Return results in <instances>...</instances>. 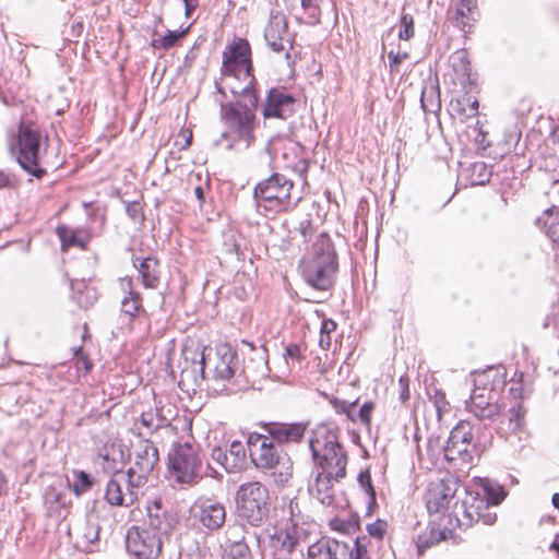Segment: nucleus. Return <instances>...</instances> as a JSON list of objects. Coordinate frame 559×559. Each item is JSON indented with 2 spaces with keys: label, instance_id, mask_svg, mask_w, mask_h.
I'll return each instance as SVG.
<instances>
[{
  "label": "nucleus",
  "instance_id": "nucleus-36",
  "mask_svg": "<svg viewBox=\"0 0 559 559\" xmlns=\"http://www.w3.org/2000/svg\"><path fill=\"white\" fill-rule=\"evenodd\" d=\"M474 506H477L476 516L478 522H483L485 525H492L497 520V514L491 511L488 501L483 498L479 493L473 495Z\"/></svg>",
  "mask_w": 559,
  "mask_h": 559
},
{
  "label": "nucleus",
  "instance_id": "nucleus-54",
  "mask_svg": "<svg viewBox=\"0 0 559 559\" xmlns=\"http://www.w3.org/2000/svg\"><path fill=\"white\" fill-rule=\"evenodd\" d=\"M409 55L407 52H394V51H389L388 52V58H389V66H390V70L391 72H399V68H400V64L403 60H406L408 59Z\"/></svg>",
  "mask_w": 559,
  "mask_h": 559
},
{
  "label": "nucleus",
  "instance_id": "nucleus-40",
  "mask_svg": "<svg viewBox=\"0 0 559 559\" xmlns=\"http://www.w3.org/2000/svg\"><path fill=\"white\" fill-rule=\"evenodd\" d=\"M484 492H485V495L481 497L488 501V504L490 507L498 506L499 503L502 502V500L506 497V492H504V489L502 486L497 485V484H491L489 481H487L484 485Z\"/></svg>",
  "mask_w": 559,
  "mask_h": 559
},
{
  "label": "nucleus",
  "instance_id": "nucleus-43",
  "mask_svg": "<svg viewBox=\"0 0 559 559\" xmlns=\"http://www.w3.org/2000/svg\"><path fill=\"white\" fill-rule=\"evenodd\" d=\"M509 421L512 430H520L524 426L526 409L520 402H515L509 409Z\"/></svg>",
  "mask_w": 559,
  "mask_h": 559
},
{
  "label": "nucleus",
  "instance_id": "nucleus-47",
  "mask_svg": "<svg viewBox=\"0 0 559 559\" xmlns=\"http://www.w3.org/2000/svg\"><path fill=\"white\" fill-rule=\"evenodd\" d=\"M93 479L90 474L81 471L75 474V480L73 484V490L79 496L91 489Z\"/></svg>",
  "mask_w": 559,
  "mask_h": 559
},
{
  "label": "nucleus",
  "instance_id": "nucleus-44",
  "mask_svg": "<svg viewBox=\"0 0 559 559\" xmlns=\"http://www.w3.org/2000/svg\"><path fill=\"white\" fill-rule=\"evenodd\" d=\"M336 329V323L331 319H324L320 328L319 345L322 349L329 350L331 347V333Z\"/></svg>",
  "mask_w": 559,
  "mask_h": 559
},
{
  "label": "nucleus",
  "instance_id": "nucleus-7",
  "mask_svg": "<svg viewBox=\"0 0 559 559\" xmlns=\"http://www.w3.org/2000/svg\"><path fill=\"white\" fill-rule=\"evenodd\" d=\"M170 475L180 484H194L202 478V460L198 449L188 442H176L168 452Z\"/></svg>",
  "mask_w": 559,
  "mask_h": 559
},
{
  "label": "nucleus",
  "instance_id": "nucleus-29",
  "mask_svg": "<svg viewBox=\"0 0 559 559\" xmlns=\"http://www.w3.org/2000/svg\"><path fill=\"white\" fill-rule=\"evenodd\" d=\"M56 233L61 241L62 250L70 247H79L85 249L90 242V235L82 229H72L66 225H60L56 228Z\"/></svg>",
  "mask_w": 559,
  "mask_h": 559
},
{
  "label": "nucleus",
  "instance_id": "nucleus-53",
  "mask_svg": "<svg viewBox=\"0 0 559 559\" xmlns=\"http://www.w3.org/2000/svg\"><path fill=\"white\" fill-rule=\"evenodd\" d=\"M126 212L128 216L135 223H142L144 221L142 206L139 202L128 203L126 206Z\"/></svg>",
  "mask_w": 559,
  "mask_h": 559
},
{
  "label": "nucleus",
  "instance_id": "nucleus-27",
  "mask_svg": "<svg viewBox=\"0 0 559 559\" xmlns=\"http://www.w3.org/2000/svg\"><path fill=\"white\" fill-rule=\"evenodd\" d=\"M140 424L144 431L138 426V421L134 423V429L138 430V435H151L168 425L169 418L164 414V408L155 405L154 408H150L143 412L140 416Z\"/></svg>",
  "mask_w": 559,
  "mask_h": 559
},
{
  "label": "nucleus",
  "instance_id": "nucleus-20",
  "mask_svg": "<svg viewBox=\"0 0 559 559\" xmlns=\"http://www.w3.org/2000/svg\"><path fill=\"white\" fill-rule=\"evenodd\" d=\"M296 106V99L284 90L271 88L267 92L262 112L264 118L286 120L294 115Z\"/></svg>",
  "mask_w": 559,
  "mask_h": 559
},
{
  "label": "nucleus",
  "instance_id": "nucleus-64",
  "mask_svg": "<svg viewBox=\"0 0 559 559\" xmlns=\"http://www.w3.org/2000/svg\"><path fill=\"white\" fill-rule=\"evenodd\" d=\"M549 549L556 551L559 556V535H557L555 540L550 544Z\"/></svg>",
  "mask_w": 559,
  "mask_h": 559
},
{
  "label": "nucleus",
  "instance_id": "nucleus-28",
  "mask_svg": "<svg viewBox=\"0 0 559 559\" xmlns=\"http://www.w3.org/2000/svg\"><path fill=\"white\" fill-rule=\"evenodd\" d=\"M332 481L334 476L326 472H319L314 481L309 485L310 495L324 506H330L334 501V487Z\"/></svg>",
  "mask_w": 559,
  "mask_h": 559
},
{
  "label": "nucleus",
  "instance_id": "nucleus-24",
  "mask_svg": "<svg viewBox=\"0 0 559 559\" xmlns=\"http://www.w3.org/2000/svg\"><path fill=\"white\" fill-rule=\"evenodd\" d=\"M479 17L477 0H459L451 17L455 27L465 34L473 32Z\"/></svg>",
  "mask_w": 559,
  "mask_h": 559
},
{
  "label": "nucleus",
  "instance_id": "nucleus-8",
  "mask_svg": "<svg viewBox=\"0 0 559 559\" xmlns=\"http://www.w3.org/2000/svg\"><path fill=\"white\" fill-rule=\"evenodd\" d=\"M367 537H357L353 544L322 537L308 547L309 559H370Z\"/></svg>",
  "mask_w": 559,
  "mask_h": 559
},
{
  "label": "nucleus",
  "instance_id": "nucleus-23",
  "mask_svg": "<svg viewBox=\"0 0 559 559\" xmlns=\"http://www.w3.org/2000/svg\"><path fill=\"white\" fill-rule=\"evenodd\" d=\"M270 438L277 444L298 443L305 436L307 426L301 423H270L264 425Z\"/></svg>",
  "mask_w": 559,
  "mask_h": 559
},
{
  "label": "nucleus",
  "instance_id": "nucleus-61",
  "mask_svg": "<svg viewBox=\"0 0 559 559\" xmlns=\"http://www.w3.org/2000/svg\"><path fill=\"white\" fill-rule=\"evenodd\" d=\"M259 360H260V366H259V369H258V374L259 376H265L266 372H267L266 361L264 360L263 356H260Z\"/></svg>",
  "mask_w": 559,
  "mask_h": 559
},
{
  "label": "nucleus",
  "instance_id": "nucleus-60",
  "mask_svg": "<svg viewBox=\"0 0 559 559\" xmlns=\"http://www.w3.org/2000/svg\"><path fill=\"white\" fill-rule=\"evenodd\" d=\"M14 185V178L5 173L0 171V188L12 187Z\"/></svg>",
  "mask_w": 559,
  "mask_h": 559
},
{
  "label": "nucleus",
  "instance_id": "nucleus-33",
  "mask_svg": "<svg viewBox=\"0 0 559 559\" xmlns=\"http://www.w3.org/2000/svg\"><path fill=\"white\" fill-rule=\"evenodd\" d=\"M141 275L142 283L147 288H155L158 285V261L153 257H147L134 264Z\"/></svg>",
  "mask_w": 559,
  "mask_h": 559
},
{
  "label": "nucleus",
  "instance_id": "nucleus-25",
  "mask_svg": "<svg viewBox=\"0 0 559 559\" xmlns=\"http://www.w3.org/2000/svg\"><path fill=\"white\" fill-rule=\"evenodd\" d=\"M120 286L124 293L121 299V311L130 318H135L140 313L145 312L143 308V299L140 293L133 289V283L130 277L120 280Z\"/></svg>",
  "mask_w": 559,
  "mask_h": 559
},
{
  "label": "nucleus",
  "instance_id": "nucleus-2",
  "mask_svg": "<svg viewBox=\"0 0 559 559\" xmlns=\"http://www.w3.org/2000/svg\"><path fill=\"white\" fill-rule=\"evenodd\" d=\"M235 104H222L221 116L226 126L214 145H222L226 141V150L249 148L255 141V115L259 96L257 92H243L236 96Z\"/></svg>",
  "mask_w": 559,
  "mask_h": 559
},
{
  "label": "nucleus",
  "instance_id": "nucleus-26",
  "mask_svg": "<svg viewBox=\"0 0 559 559\" xmlns=\"http://www.w3.org/2000/svg\"><path fill=\"white\" fill-rule=\"evenodd\" d=\"M476 509L477 506H474L473 493L467 492L465 498L454 503L451 516L455 519L461 528H468L473 524L478 523Z\"/></svg>",
  "mask_w": 559,
  "mask_h": 559
},
{
  "label": "nucleus",
  "instance_id": "nucleus-34",
  "mask_svg": "<svg viewBox=\"0 0 559 559\" xmlns=\"http://www.w3.org/2000/svg\"><path fill=\"white\" fill-rule=\"evenodd\" d=\"M478 100L472 96H464L451 103L452 110L461 117L462 120L474 118L478 115Z\"/></svg>",
  "mask_w": 559,
  "mask_h": 559
},
{
  "label": "nucleus",
  "instance_id": "nucleus-62",
  "mask_svg": "<svg viewBox=\"0 0 559 559\" xmlns=\"http://www.w3.org/2000/svg\"><path fill=\"white\" fill-rule=\"evenodd\" d=\"M194 195L200 202H204V189L201 186L194 188Z\"/></svg>",
  "mask_w": 559,
  "mask_h": 559
},
{
  "label": "nucleus",
  "instance_id": "nucleus-45",
  "mask_svg": "<svg viewBox=\"0 0 559 559\" xmlns=\"http://www.w3.org/2000/svg\"><path fill=\"white\" fill-rule=\"evenodd\" d=\"M414 17L411 14L403 12L400 19L399 38L401 40H409L414 37Z\"/></svg>",
  "mask_w": 559,
  "mask_h": 559
},
{
  "label": "nucleus",
  "instance_id": "nucleus-11",
  "mask_svg": "<svg viewBox=\"0 0 559 559\" xmlns=\"http://www.w3.org/2000/svg\"><path fill=\"white\" fill-rule=\"evenodd\" d=\"M144 486L141 477L136 478L128 472L119 471L108 480L105 499L110 506L130 507L138 500Z\"/></svg>",
  "mask_w": 559,
  "mask_h": 559
},
{
  "label": "nucleus",
  "instance_id": "nucleus-35",
  "mask_svg": "<svg viewBox=\"0 0 559 559\" xmlns=\"http://www.w3.org/2000/svg\"><path fill=\"white\" fill-rule=\"evenodd\" d=\"M450 63L459 80L465 81L469 78L471 63L465 50L455 51L450 57Z\"/></svg>",
  "mask_w": 559,
  "mask_h": 559
},
{
  "label": "nucleus",
  "instance_id": "nucleus-48",
  "mask_svg": "<svg viewBox=\"0 0 559 559\" xmlns=\"http://www.w3.org/2000/svg\"><path fill=\"white\" fill-rule=\"evenodd\" d=\"M297 230L305 241L312 242L316 239V236L319 235L317 234V229L310 218L300 221Z\"/></svg>",
  "mask_w": 559,
  "mask_h": 559
},
{
  "label": "nucleus",
  "instance_id": "nucleus-13",
  "mask_svg": "<svg viewBox=\"0 0 559 559\" xmlns=\"http://www.w3.org/2000/svg\"><path fill=\"white\" fill-rule=\"evenodd\" d=\"M162 540L151 530L132 526L126 536V547L129 554L138 559H154L162 551Z\"/></svg>",
  "mask_w": 559,
  "mask_h": 559
},
{
  "label": "nucleus",
  "instance_id": "nucleus-58",
  "mask_svg": "<svg viewBox=\"0 0 559 559\" xmlns=\"http://www.w3.org/2000/svg\"><path fill=\"white\" fill-rule=\"evenodd\" d=\"M84 537L91 544L96 543L99 539V526L95 524L87 525L84 533Z\"/></svg>",
  "mask_w": 559,
  "mask_h": 559
},
{
  "label": "nucleus",
  "instance_id": "nucleus-39",
  "mask_svg": "<svg viewBox=\"0 0 559 559\" xmlns=\"http://www.w3.org/2000/svg\"><path fill=\"white\" fill-rule=\"evenodd\" d=\"M189 31V26L181 31H168L165 36L152 41L154 48L169 49L177 45V43L186 36Z\"/></svg>",
  "mask_w": 559,
  "mask_h": 559
},
{
  "label": "nucleus",
  "instance_id": "nucleus-51",
  "mask_svg": "<svg viewBox=\"0 0 559 559\" xmlns=\"http://www.w3.org/2000/svg\"><path fill=\"white\" fill-rule=\"evenodd\" d=\"M374 409L373 402H366L360 407L359 412L356 413V421L359 420L364 426L370 427L371 414Z\"/></svg>",
  "mask_w": 559,
  "mask_h": 559
},
{
  "label": "nucleus",
  "instance_id": "nucleus-30",
  "mask_svg": "<svg viewBox=\"0 0 559 559\" xmlns=\"http://www.w3.org/2000/svg\"><path fill=\"white\" fill-rule=\"evenodd\" d=\"M421 108L425 112H438L441 109V98L438 80L424 85L420 97Z\"/></svg>",
  "mask_w": 559,
  "mask_h": 559
},
{
  "label": "nucleus",
  "instance_id": "nucleus-16",
  "mask_svg": "<svg viewBox=\"0 0 559 559\" xmlns=\"http://www.w3.org/2000/svg\"><path fill=\"white\" fill-rule=\"evenodd\" d=\"M457 490L452 477L431 481L426 492V507L430 514H443L450 507Z\"/></svg>",
  "mask_w": 559,
  "mask_h": 559
},
{
  "label": "nucleus",
  "instance_id": "nucleus-63",
  "mask_svg": "<svg viewBox=\"0 0 559 559\" xmlns=\"http://www.w3.org/2000/svg\"><path fill=\"white\" fill-rule=\"evenodd\" d=\"M318 0H301V5L304 9H311L317 7Z\"/></svg>",
  "mask_w": 559,
  "mask_h": 559
},
{
  "label": "nucleus",
  "instance_id": "nucleus-21",
  "mask_svg": "<svg viewBox=\"0 0 559 559\" xmlns=\"http://www.w3.org/2000/svg\"><path fill=\"white\" fill-rule=\"evenodd\" d=\"M247 450L240 441L234 440L227 449L215 447L211 457L228 473H238L247 466Z\"/></svg>",
  "mask_w": 559,
  "mask_h": 559
},
{
  "label": "nucleus",
  "instance_id": "nucleus-41",
  "mask_svg": "<svg viewBox=\"0 0 559 559\" xmlns=\"http://www.w3.org/2000/svg\"><path fill=\"white\" fill-rule=\"evenodd\" d=\"M491 170L484 162L472 165V185L483 186L490 180Z\"/></svg>",
  "mask_w": 559,
  "mask_h": 559
},
{
  "label": "nucleus",
  "instance_id": "nucleus-32",
  "mask_svg": "<svg viewBox=\"0 0 559 559\" xmlns=\"http://www.w3.org/2000/svg\"><path fill=\"white\" fill-rule=\"evenodd\" d=\"M552 242H559V212L555 207L544 211L536 221Z\"/></svg>",
  "mask_w": 559,
  "mask_h": 559
},
{
  "label": "nucleus",
  "instance_id": "nucleus-38",
  "mask_svg": "<svg viewBox=\"0 0 559 559\" xmlns=\"http://www.w3.org/2000/svg\"><path fill=\"white\" fill-rule=\"evenodd\" d=\"M497 383H500V380L497 370L493 368L477 372L474 377V389L486 388L487 391L496 393L495 386Z\"/></svg>",
  "mask_w": 559,
  "mask_h": 559
},
{
  "label": "nucleus",
  "instance_id": "nucleus-42",
  "mask_svg": "<svg viewBox=\"0 0 559 559\" xmlns=\"http://www.w3.org/2000/svg\"><path fill=\"white\" fill-rule=\"evenodd\" d=\"M330 403L337 414H345L348 420L356 423L355 408L358 400L354 402H347L338 399H332Z\"/></svg>",
  "mask_w": 559,
  "mask_h": 559
},
{
  "label": "nucleus",
  "instance_id": "nucleus-9",
  "mask_svg": "<svg viewBox=\"0 0 559 559\" xmlns=\"http://www.w3.org/2000/svg\"><path fill=\"white\" fill-rule=\"evenodd\" d=\"M269 491L260 481L242 484L237 490V510L252 525H259L267 515Z\"/></svg>",
  "mask_w": 559,
  "mask_h": 559
},
{
  "label": "nucleus",
  "instance_id": "nucleus-17",
  "mask_svg": "<svg viewBox=\"0 0 559 559\" xmlns=\"http://www.w3.org/2000/svg\"><path fill=\"white\" fill-rule=\"evenodd\" d=\"M158 450L147 439H141L133 445V465L127 471L132 476L147 483L148 475L158 463Z\"/></svg>",
  "mask_w": 559,
  "mask_h": 559
},
{
  "label": "nucleus",
  "instance_id": "nucleus-59",
  "mask_svg": "<svg viewBox=\"0 0 559 559\" xmlns=\"http://www.w3.org/2000/svg\"><path fill=\"white\" fill-rule=\"evenodd\" d=\"M185 4V15L190 17L199 5V0H181Z\"/></svg>",
  "mask_w": 559,
  "mask_h": 559
},
{
  "label": "nucleus",
  "instance_id": "nucleus-52",
  "mask_svg": "<svg viewBox=\"0 0 559 559\" xmlns=\"http://www.w3.org/2000/svg\"><path fill=\"white\" fill-rule=\"evenodd\" d=\"M388 524L383 520H377L373 523L367 524L366 531L371 537L377 538L378 540H381L385 531H386Z\"/></svg>",
  "mask_w": 559,
  "mask_h": 559
},
{
  "label": "nucleus",
  "instance_id": "nucleus-50",
  "mask_svg": "<svg viewBox=\"0 0 559 559\" xmlns=\"http://www.w3.org/2000/svg\"><path fill=\"white\" fill-rule=\"evenodd\" d=\"M430 401L436 407L439 418H441L443 413H447L449 411V403L445 399V394L442 391L436 390L433 394L430 396Z\"/></svg>",
  "mask_w": 559,
  "mask_h": 559
},
{
  "label": "nucleus",
  "instance_id": "nucleus-19",
  "mask_svg": "<svg viewBox=\"0 0 559 559\" xmlns=\"http://www.w3.org/2000/svg\"><path fill=\"white\" fill-rule=\"evenodd\" d=\"M193 519L207 531L219 530L226 521V509L222 502L200 499L191 507Z\"/></svg>",
  "mask_w": 559,
  "mask_h": 559
},
{
  "label": "nucleus",
  "instance_id": "nucleus-55",
  "mask_svg": "<svg viewBox=\"0 0 559 559\" xmlns=\"http://www.w3.org/2000/svg\"><path fill=\"white\" fill-rule=\"evenodd\" d=\"M399 386L400 400L402 403H405L409 400V378L407 376L400 377Z\"/></svg>",
  "mask_w": 559,
  "mask_h": 559
},
{
  "label": "nucleus",
  "instance_id": "nucleus-12",
  "mask_svg": "<svg viewBox=\"0 0 559 559\" xmlns=\"http://www.w3.org/2000/svg\"><path fill=\"white\" fill-rule=\"evenodd\" d=\"M247 448L251 462L259 469H273L280 463L282 452L269 435L250 433Z\"/></svg>",
  "mask_w": 559,
  "mask_h": 559
},
{
  "label": "nucleus",
  "instance_id": "nucleus-56",
  "mask_svg": "<svg viewBox=\"0 0 559 559\" xmlns=\"http://www.w3.org/2000/svg\"><path fill=\"white\" fill-rule=\"evenodd\" d=\"M301 357L300 347L296 344H290L286 347L284 358L286 359L287 365L289 360L299 361Z\"/></svg>",
  "mask_w": 559,
  "mask_h": 559
},
{
  "label": "nucleus",
  "instance_id": "nucleus-10",
  "mask_svg": "<svg viewBox=\"0 0 559 559\" xmlns=\"http://www.w3.org/2000/svg\"><path fill=\"white\" fill-rule=\"evenodd\" d=\"M202 372L207 369L215 381L227 382L240 369V361L236 349L229 344H218L214 353L205 354L201 357Z\"/></svg>",
  "mask_w": 559,
  "mask_h": 559
},
{
  "label": "nucleus",
  "instance_id": "nucleus-49",
  "mask_svg": "<svg viewBox=\"0 0 559 559\" xmlns=\"http://www.w3.org/2000/svg\"><path fill=\"white\" fill-rule=\"evenodd\" d=\"M358 484L365 493L368 496L370 502L376 501V491L371 483V477L369 471H364L358 475Z\"/></svg>",
  "mask_w": 559,
  "mask_h": 559
},
{
  "label": "nucleus",
  "instance_id": "nucleus-46",
  "mask_svg": "<svg viewBox=\"0 0 559 559\" xmlns=\"http://www.w3.org/2000/svg\"><path fill=\"white\" fill-rule=\"evenodd\" d=\"M229 559H252L251 551L249 546L242 542H234L228 550Z\"/></svg>",
  "mask_w": 559,
  "mask_h": 559
},
{
  "label": "nucleus",
  "instance_id": "nucleus-57",
  "mask_svg": "<svg viewBox=\"0 0 559 559\" xmlns=\"http://www.w3.org/2000/svg\"><path fill=\"white\" fill-rule=\"evenodd\" d=\"M75 356L78 369H84L85 371H90L92 368V364L87 356L83 354L82 348L75 350Z\"/></svg>",
  "mask_w": 559,
  "mask_h": 559
},
{
  "label": "nucleus",
  "instance_id": "nucleus-14",
  "mask_svg": "<svg viewBox=\"0 0 559 559\" xmlns=\"http://www.w3.org/2000/svg\"><path fill=\"white\" fill-rule=\"evenodd\" d=\"M473 433L468 421H460L451 431L447 444L443 448L444 457L448 461L461 460L463 463H472Z\"/></svg>",
  "mask_w": 559,
  "mask_h": 559
},
{
  "label": "nucleus",
  "instance_id": "nucleus-15",
  "mask_svg": "<svg viewBox=\"0 0 559 559\" xmlns=\"http://www.w3.org/2000/svg\"><path fill=\"white\" fill-rule=\"evenodd\" d=\"M297 508V502L290 501L288 504L289 523L285 527H275L274 532L270 534L271 545L276 550L293 551L306 535V531L299 526L300 514L295 513Z\"/></svg>",
  "mask_w": 559,
  "mask_h": 559
},
{
  "label": "nucleus",
  "instance_id": "nucleus-4",
  "mask_svg": "<svg viewBox=\"0 0 559 559\" xmlns=\"http://www.w3.org/2000/svg\"><path fill=\"white\" fill-rule=\"evenodd\" d=\"M338 262L334 245L326 233H320L299 262L305 282L317 290H328L334 284Z\"/></svg>",
  "mask_w": 559,
  "mask_h": 559
},
{
  "label": "nucleus",
  "instance_id": "nucleus-6",
  "mask_svg": "<svg viewBox=\"0 0 559 559\" xmlns=\"http://www.w3.org/2000/svg\"><path fill=\"white\" fill-rule=\"evenodd\" d=\"M294 182L284 175L273 174L260 181L253 191V198L259 211L266 214L287 212L296 206L292 199Z\"/></svg>",
  "mask_w": 559,
  "mask_h": 559
},
{
  "label": "nucleus",
  "instance_id": "nucleus-22",
  "mask_svg": "<svg viewBox=\"0 0 559 559\" xmlns=\"http://www.w3.org/2000/svg\"><path fill=\"white\" fill-rule=\"evenodd\" d=\"M471 413L480 420H495L501 412L497 403V393H491L485 388L474 389L467 404Z\"/></svg>",
  "mask_w": 559,
  "mask_h": 559
},
{
  "label": "nucleus",
  "instance_id": "nucleus-31",
  "mask_svg": "<svg viewBox=\"0 0 559 559\" xmlns=\"http://www.w3.org/2000/svg\"><path fill=\"white\" fill-rule=\"evenodd\" d=\"M428 533L420 535L417 542V548L419 552H424L426 549L447 540L452 536V532L448 528H441L438 524L430 523Z\"/></svg>",
  "mask_w": 559,
  "mask_h": 559
},
{
  "label": "nucleus",
  "instance_id": "nucleus-37",
  "mask_svg": "<svg viewBox=\"0 0 559 559\" xmlns=\"http://www.w3.org/2000/svg\"><path fill=\"white\" fill-rule=\"evenodd\" d=\"M141 527L144 530H151V532L154 535H157L163 542V537L168 534L170 525L164 515L150 513L147 522Z\"/></svg>",
  "mask_w": 559,
  "mask_h": 559
},
{
  "label": "nucleus",
  "instance_id": "nucleus-1",
  "mask_svg": "<svg viewBox=\"0 0 559 559\" xmlns=\"http://www.w3.org/2000/svg\"><path fill=\"white\" fill-rule=\"evenodd\" d=\"M4 143L9 155L28 175L41 179L47 175L44 167L48 135L33 119L22 116L4 130Z\"/></svg>",
  "mask_w": 559,
  "mask_h": 559
},
{
  "label": "nucleus",
  "instance_id": "nucleus-3",
  "mask_svg": "<svg viewBox=\"0 0 559 559\" xmlns=\"http://www.w3.org/2000/svg\"><path fill=\"white\" fill-rule=\"evenodd\" d=\"M251 47L247 39L235 38L222 55V76L215 82L218 93L226 96L228 90L233 96L243 92H257V80L252 73Z\"/></svg>",
  "mask_w": 559,
  "mask_h": 559
},
{
  "label": "nucleus",
  "instance_id": "nucleus-5",
  "mask_svg": "<svg viewBox=\"0 0 559 559\" xmlns=\"http://www.w3.org/2000/svg\"><path fill=\"white\" fill-rule=\"evenodd\" d=\"M309 448L313 462L321 468L334 476L335 481L346 477L347 453L338 441V433L325 425L317 427L309 439Z\"/></svg>",
  "mask_w": 559,
  "mask_h": 559
},
{
  "label": "nucleus",
  "instance_id": "nucleus-18",
  "mask_svg": "<svg viewBox=\"0 0 559 559\" xmlns=\"http://www.w3.org/2000/svg\"><path fill=\"white\" fill-rule=\"evenodd\" d=\"M264 38L271 49L275 52H285L289 58V50L293 48V38L288 33L287 21L283 13L272 12L269 23L264 29Z\"/></svg>",
  "mask_w": 559,
  "mask_h": 559
}]
</instances>
